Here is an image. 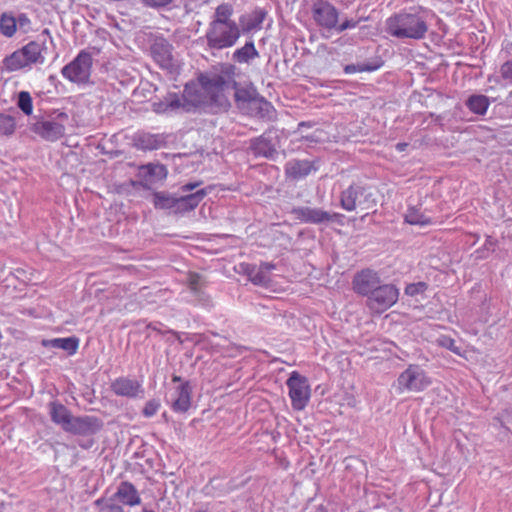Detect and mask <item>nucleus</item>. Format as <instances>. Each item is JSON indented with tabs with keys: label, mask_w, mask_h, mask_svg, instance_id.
<instances>
[{
	"label": "nucleus",
	"mask_w": 512,
	"mask_h": 512,
	"mask_svg": "<svg viewBox=\"0 0 512 512\" xmlns=\"http://www.w3.org/2000/svg\"><path fill=\"white\" fill-rule=\"evenodd\" d=\"M236 67L233 64H225L219 73L201 75L200 88L191 99L194 107L202 108H226L229 105L228 94L233 93L239 107L245 104L252 105L260 96L252 85L241 86L235 81Z\"/></svg>",
	"instance_id": "obj_1"
},
{
	"label": "nucleus",
	"mask_w": 512,
	"mask_h": 512,
	"mask_svg": "<svg viewBox=\"0 0 512 512\" xmlns=\"http://www.w3.org/2000/svg\"><path fill=\"white\" fill-rule=\"evenodd\" d=\"M234 7L231 3L218 5L208 24L205 39L212 55L233 47L241 36L240 24L231 19Z\"/></svg>",
	"instance_id": "obj_2"
},
{
	"label": "nucleus",
	"mask_w": 512,
	"mask_h": 512,
	"mask_svg": "<svg viewBox=\"0 0 512 512\" xmlns=\"http://www.w3.org/2000/svg\"><path fill=\"white\" fill-rule=\"evenodd\" d=\"M433 13L423 7H413L391 15L385 21V32L400 40H422L429 30Z\"/></svg>",
	"instance_id": "obj_3"
},
{
	"label": "nucleus",
	"mask_w": 512,
	"mask_h": 512,
	"mask_svg": "<svg viewBox=\"0 0 512 512\" xmlns=\"http://www.w3.org/2000/svg\"><path fill=\"white\" fill-rule=\"evenodd\" d=\"M68 115L65 112L57 113L53 119H35L30 125V129L43 140L55 142L65 134V122Z\"/></svg>",
	"instance_id": "obj_4"
},
{
	"label": "nucleus",
	"mask_w": 512,
	"mask_h": 512,
	"mask_svg": "<svg viewBox=\"0 0 512 512\" xmlns=\"http://www.w3.org/2000/svg\"><path fill=\"white\" fill-rule=\"evenodd\" d=\"M92 68V56L89 52L82 50L76 58L65 65L61 73L63 77L77 84L89 82Z\"/></svg>",
	"instance_id": "obj_5"
},
{
	"label": "nucleus",
	"mask_w": 512,
	"mask_h": 512,
	"mask_svg": "<svg viewBox=\"0 0 512 512\" xmlns=\"http://www.w3.org/2000/svg\"><path fill=\"white\" fill-rule=\"evenodd\" d=\"M399 298V289L393 284H382L366 299V306L373 312L381 314L392 307Z\"/></svg>",
	"instance_id": "obj_6"
},
{
	"label": "nucleus",
	"mask_w": 512,
	"mask_h": 512,
	"mask_svg": "<svg viewBox=\"0 0 512 512\" xmlns=\"http://www.w3.org/2000/svg\"><path fill=\"white\" fill-rule=\"evenodd\" d=\"M286 385L289 388L293 409L303 410L310 399V387L307 378L297 371H293L287 379Z\"/></svg>",
	"instance_id": "obj_7"
},
{
	"label": "nucleus",
	"mask_w": 512,
	"mask_h": 512,
	"mask_svg": "<svg viewBox=\"0 0 512 512\" xmlns=\"http://www.w3.org/2000/svg\"><path fill=\"white\" fill-rule=\"evenodd\" d=\"M397 382L400 390L411 392L423 391L431 384L425 371L419 365L413 364L399 375Z\"/></svg>",
	"instance_id": "obj_8"
},
{
	"label": "nucleus",
	"mask_w": 512,
	"mask_h": 512,
	"mask_svg": "<svg viewBox=\"0 0 512 512\" xmlns=\"http://www.w3.org/2000/svg\"><path fill=\"white\" fill-rule=\"evenodd\" d=\"M198 91L195 90L193 93L191 90L186 87L184 90V101L176 94V93H169L167 96L164 97L163 100L154 101L152 103V110L156 113H165L168 110H177L179 108H183L185 111H189L188 105L193 103L191 102V99L195 98V94Z\"/></svg>",
	"instance_id": "obj_9"
},
{
	"label": "nucleus",
	"mask_w": 512,
	"mask_h": 512,
	"mask_svg": "<svg viewBox=\"0 0 512 512\" xmlns=\"http://www.w3.org/2000/svg\"><path fill=\"white\" fill-rule=\"evenodd\" d=\"M381 283L378 272L366 268L358 271L352 280V287L355 293L365 296L367 299Z\"/></svg>",
	"instance_id": "obj_10"
},
{
	"label": "nucleus",
	"mask_w": 512,
	"mask_h": 512,
	"mask_svg": "<svg viewBox=\"0 0 512 512\" xmlns=\"http://www.w3.org/2000/svg\"><path fill=\"white\" fill-rule=\"evenodd\" d=\"M172 51L173 46L163 37H156L150 47L153 59L161 68L168 71H172L176 66Z\"/></svg>",
	"instance_id": "obj_11"
},
{
	"label": "nucleus",
	"mask_w": 512,
	"mask_h": 512,
	"mask_svg": "<svg viewBox=\"0 0 512 512\" xmlns=\"http://www.w3.org/2000/svg\"><path fill=\"white\" fill-rule=\"evenodd\" d=\"M103 427V422L95 416H73L65 432L91 436L99 432Z\"/></svg>",
	"instance_id": "obj_12"
},
{
	"label": "nucleus",
	"mask_w": 512,
	"mask_h": 512,
	"mask_svg": "<svg viewBox=\"0 0 512 512\" xmlns=\"http://www.w3.org/2000/svg\"><path fill=\"white\" fill-rule=\"evenodd\" d=\"M294 218L309 224L329 223L333 217H341L339 213H329L320 208H312L308 206L294 207L291 211Z\"/></svg>",
	"instance_id": "obj_13"
},
{
	"label": "nucleus",
	"mask_w": 512,
	"mask_h": 512,
	"mask_svg": "<svg viewBox=\"0 0 512 512\" xmlns=\"http://www.w3.org/2000/svg\"><path fill=\"white\" fill-rule=\"evenodd\" d=\"M168 171L165 165L159 163H148L139 167L138 176L141 178L140 185L145 189L162 181L167 177Z\"/></svg>",
	"instance_id": "obj_14"
},
{
	"label": "nucleus",
	"mask_w": 512,
	"mask_h": 512,
	"mask_svg": "<svg viewBox=\"0 0 512 512\" xmlns=\"http://www.w3.org/2000/svg\"><path fill=\"white\" fill-rule=\"evenodd\" d=\"M111 390L118 396L127 398H143L144 389L141 383L128 377H119L111 383Z\"/></svg>",
	"instance_id": "obj_15"
},
{
	"label": "nucleus",
	"mask_w": 512,
	"mask_h": 512,
	"mask_svg": "<svg viewBox=\"0 0 512 512\" xmlns=\"http://www.w3.org/2000/svg\"><path fill=\"white\" fill-rule=\"evenodd\" d=\"M338 11L329 2H319L313 7V18L316 23L327 29H335L338 23Z\"/></svg>",
	"instance_id": "obj_16"
},
{
	"label": "nucleus",
	"mask_w": 512,
	"mask_h": 512,
	"mask_svg": "<svg viewBox=\"0 0 512 512\" xmlns=\"http://www.w3.org/2000/svg\"><path fill=\"white\" fill-rule=\"evenodd\" d=\"M270 134L271 132H264L261 136L250 140L249 149L254 156L271 159L277 154Z\"/></svg>",
	"instance_id": "obj_17"
},
{
	"label": "nucleus",
	"mask_w": 512,
	"mask_h": 512,
	"mask_svg": "<svg viewBox=\"0 0 512 512\" xmlns=\"http://www.w3.org/2000/svg\"><path fill=\"white\" fill-rule=\"evenodd\" d=\"M210 191L211 187H207L194 193L176 197L173 212L185 213L194 210Z\"/></svg>",
	"instance_id": "obj_18"
},
{
	"label": "nucleus",
	"mask_w": 512,
	"mask_h": 512,
	"mask_svg": "<svg viewBox=\"0 0 512 512\" xmlns=\"http://www.w3.org/2000/svg\"><path fill=\"white\" fill-rule=\"evenodd\" d=\"M192 387L189 382L179 385L174 393L171 407L174 412L185 413L191 407Z\"/></svg>",
	"instance_id": "obj_19"
},
{
	"label": "nucleus",
	"mask_w": 512,
	"mask_h": 512,
	"mask_svg": "<svg viewBox=\"0 0 512 512\" xmlns=\"http://www.w3.org/2000/svg\"><path fill=\"white\" fill-rule=\"evenodd\" d=\"M112 497L116 501L129 506L139 505L141 502L137 489L132 483L127 481L120 483L116 493Z\"/></svg>",
	"instance_id": "obj_20"
},
{
	"label": "nucleus",
	"mask_w": 512,
	"mask_h": 512,
	"mask_svg": "<svg viewBox=\"0 0 512 512\" xmlns=\"http://www.w3.org/2000/svg\"><path fill=\"white\" fill-rule=\"evenodd\" d=\"M284 169L288 178L298 180L309 175L314 166L309 160L292 159L285 164Z\"/></svg>",
	"instance_id": "obj_21"
},
{
	"label": "nucleus",
	"mask_w": 512,
	"mask_h": 512,
	"mask_svg": "<svg viewBox=\"0 0 512 512\" xmlns=\"http://www.w3.org/2000/svg\"><path fill=\"white\" fill-rule=\"evenodd\" d=\"M365 193V187L351 185L341 193V207L346 211H354L359 204L360 195Z\"/></svg>",
	"instance_id": "obj_22"
},
{
	"label": "nucleus",
	"mask_w": 512,
	"mask_h": 512,
	"mask_svg": "<svg viewBox=\"0 0 512 512\" xmlns=\"http://www.w3.org/2000/svg\"><path fill=\"white\" fill-rule=\"evenodd\" d=\"M187 284L190 291L199 302L203 304H208L210 302L209 296L206 295L203 291V288L206 285V281L202 275L195 272H190L187 277Z\"/></svg>",
	"instance_id": "obj_23"
},
{
	"label": "nucleus",
	"mask_w": 512,
	"mask_h": 512,
	"mask_svg": "<svg viewBox=\"0 0 512 512\" xmlns=\"http://www.w3.org/2000/svg\"><path fill=\"white\" fill-rule=\"evenodd\" d=\"M49 408L51 420L65 431L73 417L71 412L59 402H51Z\"/></svg>",
	"instance_id": "obj_24"
},
{
	"label": "nucleus",
	"mask_w": 512,
	"mask_h": 512,
	"mask_svg": "<svg viewBox=\"0 0 512 512\" xmlns=\"http://www.w3.org/2000/svg\"><path fill=\"white\" fill-rule=\"evenodd\" d=\"M41 344L44 347L58 348L66 351L69 355L77 352L79 339L75 336L66 338L43 339Z\"/></svg>",
	"instance_id": "obj_25"
},
{
	"label": "nucleus",
	"mask_w": 512,
	"mask_h": 512,
	"mask_svg": "<svg viewBox=\"0 0 512 512\" xmlns=\"http://www.w3.org/2000/svg\"><path fill=\"white\" fill-rule=\"evenodd\" d=\"M133 141L135 147L141 150L158 149L164 142L161 135L146 132L137 133Z\"/></svg>",
	"instance_id": "obj_26"
},
{
	"label": "nucleus",
	"mask_w": 512,
	"mask_h": 512,
	"mask_svg": "<svg viewBox=\"0 0 512 512\" xmlns=\"http://www.w3.org/2000/svg\"><path fill=\"white\" fill-rule=\"evenodd\" d=\"M259 57V52L255 48L253 41H248L244 46L236 49L231 56V60L238 64H250Z\"/></svg>",
	"instance_id": "obj_27"
},
{
	"label": "nucleus",
	"mask_w": 512,
	"mask_h": 512,
	"mask_svg": "<svg viewBox=\"0 0 512 512\" xmlns=\"http://www.w3.org/2000/svg\"><path fill=\"white\" fill-rule=\"evenodd\" d=\"M45 49L43 42L31 41L25 46L21 48L22 52L27 58L28 63L35 64H43L45 61V57L43 55V50Z\"/></svg>",
	"instance_id": "obj_28"
},
{
	"label": "nucleus",
	"mask_w": 512,
	"mask_h": 512,
	"mask_svg": "<svg viewBox=\"0 0 512 512\" xmlns=\"http://www.w3.org/2000/svg\"><path fill=\"white\" fill-rule=\"evenodd\" d=\"M29 65L21 49L16 50L3 60V67L9 72L20 70Z\"/></svg>",
	"instance_id": "obj_29"
},
{
	"label": "nucleus",
	"mask_w": 512,
	"mask_h": 512,
	"mask_svg": "<svg viewBox=\"0 0 512 512\" xmlns=\"http://www.w3.org/2000/svg\"><path fill=\"white\" fill-rule=\"evenodd\" d=\"M465 104L471 112L477 115H484L490 105V100L485 95L474 94L466 100Z\"/></svg>",
	"instance_id": "obj_30"
},
{
	"label": "nucleus",
	"mask_w": 512,
	"mask_h": 512,
	"mask_svg": "<svg viewBox=\"0 0 512 512\" xmlns=\"http://www.w3.org/2000/svg\"><path fill=\"white\" fill-rule=\"evenodd\" d=\"M404 219L410 225L426 226L432 224V218L418 207L408 208Z\"/></svg>",
	"instance_id": "obj_31"
},
{
	"label": "nucleus",
	"mask_w": 512,
	"mask_h": 512,
	"mask_svg": "<svg viewBox=\"0 0 512 512\" xmlns=\"http://www.w3.org/2000/svg\"><path fill=\"white\" fill-rule=\"evenodd\" d=\"M265 13L263 11H255L253 14L248 16H243L240 18V27L241 31L250 32L252 30L258 29L261 27V24L264 20Z\"/></svg>",
	"instance_id": "obj_32"
},
{
	"label": "nucleus",
	"mask_w": 512,
	"mask_h": 512,
	"mask_svg": "<svg viewBox=\"0 0 512 512\" xmlns=\"http://www.w3.org/2000/svg\"><path fill=\"white\" fill-rule=\"evenodd\" d=\"M176 196L167 192H155L153 194V204L156 209L174 210Z\"/></svg>",
	"instance_id": "obj_33"
},
{
	"label": "nucleus",
	"mask_w": 512,
	"mask_h": 512,
	"mask_svg": "<svg viewBox=\"0 0 512 512\" xmlns=\"http://www.w3.org/2000/svg\"><path fill=\"white\" fill-rule=\"evenodd\" d=\"M382 65V62L374 61V62H366V63H358V64H348L344 67V72L346 74H352L356 72H372L379 69Z\"/></svg>",
	"instance_id": "obj_34"
},
{
	"label": "nucleus",
	"mask_w": 512,
	"mask_h": 512,
	"mask_svg": "<svg viewBox=\"0 0 512 512\" xmlns=\"http://www.w3.org/2000/svg\"><path fill=\"white\" fill-rule=\"evenodd\" d=\"M250 107L255 110V115L260 118H270L273 113L272 105L262 96H259Z\"/></svg>",
	"instance_id": "obj_35"
},
{
	"label": "nucleus",
	"mask_w": 512,
	"mask_h": 512,
	"mask_svg": "<svg viewBox=\"0 0 512 512\" xmlns=\"http://www.w3.org/2000/svg\"><path fill=\"white\" fill-rule=\"evenodd\" d=\"M0 32L6 37H12L16 32V19L7 13L0 18Z\"/></svg>",
	"instance_id": "obj_36"
},
{
	"label": "nucleus",
	"mask_w": 512,
	"mask_h": 512,
	"mask_svg": "<svg viewBox=\"0 0 512 512\" xmlns=\"http://www.w3.org/2000/svg\"><path fill=\"white\" fill-rule=\"evenodd\" d=\"M94 505L99 508V512H124L122 506L117 504L113 497L108 499L99 498L94 502Z\"/></svg>",
	"instance_id": "obj_37"
},
{
	"label": "nucleus",
	"mask_w": 512,
	"mask_h": 512,
	"mask_svg": "<svg viewBox=\"0 0 512 512\" xmlns=\"http://www.w3.org/2000/svg\"><path fill=\"white\" fill-rule=\"evenodd\" d=\"M16 121L11 115L0 113V135L10 136L15 132Z\"/></svg>",
	"instance_id": "obj_38"
},
{
	"label": "nucleus",
	"mask_w": 512,
	"mask_h": 512,
	"mask_svg": "<svg viewBox=\"0 0 512 512\" xmlns=\"http://www.w3.org/2000/svg\"><path fill=\"white\" fill-rule=\"evenodd\" d=\"M17 106L25 115L32 114L33 104H32V97L29 92L21 91L18 93Z\"/></svg>",
	"instance_id": "obj_39"
},
{
	"label": "nucleus",
	"mask_w": 512,
	"mask_h": 512,
	"mask_svg": "<svg viewBox=\"0 0 512 512\" xmlns=\"http://www.w3.org/2000/svg\"><path fill=\"white\" fill-rule=\"evenodd\" d=\"M159 407H160V402L158 400H156V399L149 400L145 404V406L142 410V414L145 417L150 418L157 413Z\"/></svg>",
	"instance_id": "obj_40"
},
{
	"label": "nucleus",
	"mask_w": 512,
	"mask_h": 512,
	"mask_svg": "<svg viewBox=\"0 0 512 512\" xmlns=\"http://www.w3.org/2000/svg\"><path fill=\"white\" fill-rule=\"evenodd\" d=\"M426 288L427 284L425 282L412 283L406 286L405 293L409 296H416L423 293Z\"/></svg>",
	"instance_id": "obj_41"
},
{
	"label": "nucleus",
	"mask_w": 512,
	"mask_h": 512,
	"mask_svg": "<svg viewBox=\"0 0 512 512\" xmlns=\"http://www.w3.org/2000/svg\"><path fill=\"white\" fill-rule=\"evenodd\" d=\"M269 276L266 275V271H264L260 266L257 267L255 273L253 274V283L256 285H265L269 282Z\"/></svg>",
	"instance_id": "obj_42"
},
{
	"label": "nucleus",
	"mask_w": 512,
	"mask_h": 512,
	"mask_svg": "<svg viewBox=\"0 0 512 512\" xmlns=\"http://www.w3.org/2000/svg\"><path fill=\"white\" fill-rule=\"evenodd\" d=\"M372 193L368 191L367 188H365V193L360 195L359 199V205H366L365 209H370L372 206L375 205V201L372 198Z\"/></svg>",
	"instance_id": "obj_43"
},
{
	"label": "nucleus",
	"mask_w": 512,
	"mask_h": 512,
	"mask_svg": "<svg viewBox=\"0 0 512 512\" xmlns=\"http://www.w3.org/2000/svg\"><path fill=\"white\" fill-rule=\"evenodd\" d=\"M501 75L504 79L512 81V61H507L501 66Z\"/></svg>",
	"instance_id": "obj_44"
},
{
	"label": "nucleus",
	"mask_w": 512,
	"mask_h": 512,
	"mask_svg": "<svg viewBox=\"0 0 512 512\" xmlns=\"http://www.w3.org/2000/svg\"><path fill=\"white\" fill-rule=\"evenodd\" d=\"M357 24H358V21H356V20H345L340 25L336 24L335 29L337 32H343L344 30H347L350 28H355L357 26Z\"/></svg>",
	"instance_id": "obj_45"
},
{
	"label": "nucleus",
	"mask_w": 512,
	"mask_h": 512,
	"mask_svg": "<svg viewBox=\"0 0 512 512\" xmlns=\"http://www.w3.org/2000/svg\"><path fill=\"white\" fill-rule=\"evenodd\" d=\"M149 7H163L172 2V0H142Z\"/></svg>",
	"instance_id": "obj_46"
},
{
	"label": "nucleus",
	"mask_w": 512,
	"mask_h": 512,
	"mask_svg": "<svg viewBox=\"0 0 512 512\" xmlns=\"http://www.w3.org/2000/svg\"><path fill=\"white\" fill-rule=\"evenodd\" d=\"M201 185V182H189L180 187L182 193L193 191Z\"/></svg>",
	"instance_id": "obj_47"
},
{
	"label": "nucleus",
	"mask_w": 512,
	"mask_h": 512,
	"mask_svg": "<svg viewBox=\"0 0 512 512\" xmlns=\"http://www.w3.org/2000/svg\"><path fill=\"white\" fill-rule=\"evenodd\" d=\"M256 269V265L246 264L245 266H243V270L247 274L251 282H253V274L255 273Z\"/></svg>",
	"instance_id": "obj_48"
},
{
	"label": "nucleus",
	"mask_w": 512,
	"mask_h": 512,
	"mask_svg": "<svg viewBox=\"0 0 512 512\" xmlns=\"http://www.w3.org/2000/svg\"><path fill=\"white\" fill-rule=\"evenodd\" d=\"M260 267H261L264 271H266V275H268V273H269L272 269H274V265H273V264H271V263H267V262H265V263H261V264H260Z\"/></svg>",
	"instance_id": "obj_49"
},
{
	"label": "nucleus",
	"mask_w": 512,
	"mask_h": 512,
	"mask_svg": "<svg viewBox=\"0 0 512 512\" xmlns=\"http://www.w3.org/2000/svg\"><path fill=\"white\" fill-rule=\"evenodd\" d=\"M447 341L449 342V344L447 345V347H448L450 350H452V351H454V352H456V353H459V352H458L457 347L455 346V341H454L453 339H448Z\"/></svg>",
	"instance_id": "obj_50"
},
{
	"label": "nucleus",
	"mask_w": 512,
	"mask_h": 512,
	"mask_svg": "<svg viewBox=\"0 0 512 512\" xmlns=\"http://www.w3.org/2000/svg\"><path fill=\"white\" fill-rule=\"evenodd\" d=\"M406 147H407V143H398V144L396 145V148H397V150H399V151H404Z\"/></svg>",
	"instance_id": "obj_51"
},
{
	"label": "nucleus",
	"mask_w": 512,
	"mask_h": 512,
	"mask_svg": "<svg viewBox=\"0 0 512 512\" xmlns=\"http://www.w3.org/2000/svg\"><path fill=\"white\" fill-rule=\"evenodd\" d=\"M343 217V215H341V217H333L331 220H329V222H339L341 223V218Z\"/></svg>",
	"instance_id": "obj_52"
},
{
	"label": "nucleus",
	"mask_w": 512,
	"mask_h": 512,
	"mask_svg": "<svg viewBox=\"0 0 512 512\" xmlns=\"http://www.w3.org/2000/svg\"><path fill=\"white\" fill-rule=\"evenodd\" d=\"M172 381H173V382H180V381H181V377H180V376H177V375H173V376H172Z\"/></svg>",
	"instance_id": "obj_53"
},
{
	"label": "nucleus",
	"mask_w": 512,
	"mask_h": 512,
	"mask_svg": "<svg viewBox=\"0 0 512 512\" xmlns=\"http://www.w3.org/2000/svg\"><path fill=\"white\" fill-rule=\"evenodd\" d=\"M26 20H27V18H26L24 15L20 16V18H19V21H20V22H21V21H22V22H25Z\"/></svg>",
	"instance_id": "obj_54"
},
{
	"label": "nucleus",
	"mask_w": 512,
	"mask_h": 512,
	"mask_svg": "<svg viewBox=\"0 0 512 512\" xmlns=\"http://www.w3.org/2000/svg\"><path fill=\"white\" fill-rule=\"evenodd\" d=\"M299 126H300V127H302V126H303V127H306V126H308V124H307L306 122H301V123L299 124Z\"/></svg>",
	"instance_id": "obj_55"
},
{
	"label": "nucleus",
	"mask_w": 512,
	"mask_h": 512,
	"mask_svg": "<svg viewBox=\"0 0 512 512\" xmlns=\"http://www.w3.org/2000/svg\"><path fill=\"white\" fill-rule=\"evenodd\" d=\"M143 512H154V511L149 510V509H147V508H144V509H143Z\"/></svg>",
	"instance_id": "obj_56"
}]
</instances>
